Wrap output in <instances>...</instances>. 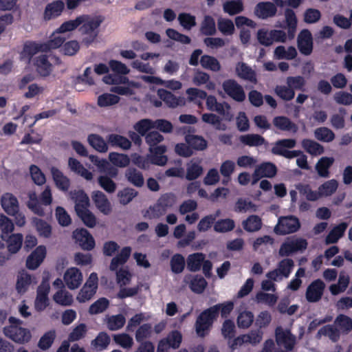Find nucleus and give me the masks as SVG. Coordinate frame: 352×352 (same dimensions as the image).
Wrapping results in <instances>:
<instances>
[{"instance_id":"obj_34","label":"nucleus","mask_w":352,"mask_h":352,"mask_svg":"<svg viewBox=\"0 0 352 352\" xmlns=\"http://www.w3.org/2000/svg\"><path fill=\"white\" fill-rule=\"evenodd\" d=\"M46 52L43 43H27L25 44L21 52V58L30 60V58L38 52Z\"/></svg>"},{"instance_id":"obj_35","label":"nucleus","mask_w":352,"mask_h":352,"mask_svg":"<svg viewBox=\"0 0 352 352\" xmlns=\"http://www.w3.org/2000/svg\"><path fill=\"white\" fill-rule=\"evenodd\" d=\"M61 32L56 29L50 36V39L43 43L45 51H50L61 48L65 41V38L61 35Z\"/></svg>"},{"instance_id":"obj_8","label":"nucleus","mask_w":352,"mask_h":352,"mask_svg":"<svg viewBox=\"0 0 352 352\" xmlns=\"http://www.w3.org/2000/svg\"><path fill=\"white\" fill-rule=\"evenodd\" d=\"M293 267L294 261L289 258H285L278 263L275 270L269 272L266 276L274 281H278L287 278Z\"/></svg>"},{"instance_id":"obj_55","label":"nucleus","mask_w":352,"mask_h":352,"mask_svg":"<svg viewBox=\"0 0 352 352\" xmlns=\"http://www.w3.org/2000/svg\"><path fill=\"white\" fill-rule=\"evenodd\" d=\"M201 120L206 124H211L217 130L225 131L227 126L225 124L221 123L220 118L216 114L211 113H206L202 114Z\"/></svg>"},{"instance_id":"obj_53","label":"nucleus","mask_w":352,"mask_h":352,"mask_svg":"<svg viewBox=\"0 0 352 352\" xmlns=\"http://www.w3.org/2000/svg\"><path fill=\"white\" fill-rule=\"evenodd\" d=\"M200 64L204 69L212 72H219L221 70L219 61L214 57L209 55H204L200 58Z\"/></svg>"},{"instance_id":"obj_51","label":"nucleus","mask_w":352,"mask_h":352,"mask_svg":"<svg viewBox=\"0 0 352 352\" xmlns=\"http://www.w3.org/2000/svg\"><path fill=\"white\" fill-rule=\"evenodd\" d=\"M110 342V336L106 332L102 331L91 341V344L96 350L102 351L108 347Z\"/></svg>"},{"instance_id":"obj_9","label":"nucleus","mask_w":352,"mask_h":352,"mask_svg":"<svg viewBox=\"0 0 352 352\" xmlns=\"http://www.w3.org/2000/svg\"><path fill=\"white\" fill-rule=\"evenodd\" d=\"M300 228L298 218L289 216L280 217L274 228V232L279 234H286L296 232Z\"/></svg>"},{"instance_id":"obj_25","label":"nucleus","mask_w":352,"mask_h":352,"mask_svg":"<svg viewBox=\"0 0 352 352\" xmlns=\"http://www.w3.org/2000/svg\"><path fill=\"white\" fill-rule=\"evenodd\" d=\"M68 166L71 171L82 177L87 181H91L94 178V174L87 169L78 160L73 157L69 158Z\"/></svg>"},{"instance_id":"obj_44","label":"nucleus","mask_w":352,"mask_h":352,"mask_svg":"<svg viewBox=\"0 0 352 352\" xmlns=\"http://www.w3.org/2000/svg\"><path fill=\"white\" fill-rule=\"evenodd\" d=\"M347 224L346 223H341L335 226L326 237V243H336L344 234Z\"/></svg>"},{"instance_id":"obj_13","label":"nucleus","mask_w":352,"mask_h":352,"mask_svg":"<svg viewBox=\"0 0 352 352\" xmlns=\"http://www.w3.org/2000/svg\"><path fill=\"white\" fill-rule=\"evenodd\" d=\"M47 249L45 245H38L32 253L27 257L25 266L30 270H36L43 262L46 257Z\"/></svg>"},{"instance_id":"obj_50","label":"nucleus","mask_w":352,"mask_h":352,"mask_svg":"<svg viewBox=\"0 0 352 352\" xmlns=\"http://www.w3.org/2000/svg\"><path fill=\"white\" fill-rule=\"evenodd\" d=\"M236 75L241 78L250 80L251 82L256 81L254 72L244 63H239L236 65Z\"/></svg>"},{"instance_id":"obj_46","label":"nucleus","mask_w":352,"mask_h":352,"mask_svg":"<svg viewBox=\"0 0 352 352\" xmlns=\"http://www.w3.org/2000/svg\"><path fill=\"white\" fill-rule=\"evenodd\" d=\"M245 230L254 232L259 230L262 227V220L257 215H250L242 223Z\"/></svg>"},{"instance_id":"obj_20","label":"nucleus","mask_w":352,"mask_h":352,"mask_svg":"<svg viewBox=\"0 0 352 352\" xmlns=\"http://www.w3.org/2000/svg\"><path fill=\"white\" fill-rule=\"evenodd\" d=\"M276 167L270 162H265L258 166L252 175V184H256L263 177H273L276 174Z\"/></svg>"},{"instance_id":"obj_5","label":"nucleus","mask_w":352,"mask_h":352,"mask_svg":"<svg viewBox=\"0 0 352 352\" xmlns=\"http://www.w3.org/2000/svg\"><path fill=\"white\" fill-rule=\"evenodd\" d=\"M218 316V307H212L204 311L198 317L195 327L197 333L199 336H204L210 328L214 320Z\"/></svg>"},{"instance_id":"obj_1","label":"nucleus","mask_w":352,"mask_h":352,"mask_svg":"<svg viewBox=\"0 0 352 352\" xmlns=\"http://www.w3.org/2000/svg\"><path fill=\"white\" fill-rule=\"evenodd\" d=\"M10 324L3 328L4 335L17 344L28 343L32 338L30 330L21 326L22 321L14 317L9 318Z\"/></svg>"},{"instance_id":"obj_11","label":"nucleus","mask_w":352,"mask_h":352,"mask_svg":"<svg viewBox=\"0 0 352 352\" xmlns=\"http://www.w3.org/2000/svg\"><path fill=\"white\" fill-rule=\"evenodd\" d=\"M307 243L300 238H291L285 241L280 248L279 254L282 256H288L297 251L307 248Z\"/></svg>"},{"instance_id":"obj_61","label":"nucleus","mask_w":352,"mask_h":352,"mask_svg":"<svg viewBox=\"0 0 352 352\" xmlns=\"http://www.w3.org/2000/svg\"><path fill=\"white\" fill-rule=\"evenodd\" d=\"M338 187V182L336 179L325 182L318 188L321 197L331 196L336 191Z\"/></svg>"},{"instance_id":"obj_19","label":"nucleus","mask_w":352,"mask_h":352,"mask_svg":"<svg viewBox=\"0 0 352 352\" xmlns=\"http://www.w3.org/2000/svg\"><path fill=\"white\" fill-rule=\"evenodd\" d=\"M325 287L322 280L318 279L313 281L307 288L306 299L309 302H316L320 300Z\"/></svg>"},{"instance_id":"obj_43","label":"nucleus","mask_w":352,"mask_h":352,"mask_svg":"<svg viewBox=\"0 0 352 352\" xmlns=\"http://www.w3.org/2000/svg\"><path fill=\"white\" fill-rule=\"evenodd\" d=\"M334 324L342 333L346 334L352 330V319L344 314H340L336 317Z\"/></svg>"},{"instance_id":"obj_42","label":"nucleus","mask_w":352,"mask_h":352,"mask_svg":"<svg viewBox=\"0 0 352 352\" xmlns=\"http://www.w3.org/2000/svg\"><path fill=\"white\" fill-rule=\"evenodd\" d=\"M243 3L242 0H228L223 3L224 12L229 15H234L243 10Z\"/></svg>"},{"instance_id":"obj_31","label":"nucleus","mask_w":352,"mask_h":352,"mask_svg":"<svg viewBox=\"0 0 352 352\" xmlns=\"http://www.w3.org/2000/svg\"><path fill=\"white\" fill-rule=\"evenodd\" d=\"M192 82L197 86L205 85L206 88L209 91H214L216 89V84L210 80L209 74L201 71L195 72L192 77Z\"/></svg>"},{"instance_id":"obj_62","label":"nucleus","mask_w":352,"mask_h":352,"mask_svg":"<svg viewBox=\"0 0 352 352\" xmlns=\"http://www.w3.org/2000/svg\"><path fill=\"white\" fill-rule=\"evenodd\" d=\"M109 160L113 165L121 168L126 167L130 162V159L126 155L116 152L109 154Z\"/></svg>"},{"instance_id":"obj_63","label":"nucleus","mask_w":352,"mask_h":352,"mask_svg":"<svg viewBox=\"0 0 352 352\" xmlns=\"http://www.w3.org/2000/svg\"><path fill=\"white\" fill-rule=\"evenodd\" d=\"M254 314L250 311H243L239 313L236 322L239 328L248 329L254 321Z\"/></svg>"},{"instance_id":"obj_39","label":"nucleus","mask_w":352,"mask_h":352,"mask_svg":"<svg viewBox=\"0 0 352 352\" xmlns=\"http://www.w3.org/2000/svg\"><path fill=\"white\" fill-rule=\"evenodd\" d=\"M32 222L40 236L49 238L52 234V226L43 219L33 218Z\"/></svg>"},{"instance_id":"obj_59","label":"nucleus","mask_w":352,"mask_h":352,"mask_svg":"<svg viewBox=\"0 0 352 352\" xmlns=\"http://www.w3.org/2000/svg\"><path fill=\"white\" fill-rule=\"evenodd\" d=\"M108 142L114 146H119L122 149L127 150L131 146V142L123 136L118 134H111L107 138Z\"/></svg>"},{"instance_id":"obj_18","label":"nucleus","mask_w":352,"mask_h":352,"mask_svg":"<svg viewBox=\"0 0 352 352\" xmlns=\"http://www.w3.org/2000/svg\"><path fill=\"white\" fill-rule=\"evenodd\" d=\"M91 199L96 208L103 214L109 215L112 212V206L106 195L102 191L94 190L91 193Z\"/></svg>"},{"instance_id":"obj_2","label":"nucleus","mask_w":352,"mask_h":352,"mask_svg":"<svg viewBox=\"0 0 352 352\" xmlns=\"http://www.w3.org/2000/svg\"><path fill=\"white\" fill-rule=\"evenodd\" d=\"M145 139L149 146L152 163L158 166L165 165L167 157L164 153L166 151V147L164 145H157L163 141L164 137L158 132L153 131L147 134Z\"/></svg>"},{"instance_id":"obj_36","label":"nucleus","mask_w":352,"mask_h":352,"mask_svg":"<svg viewBox=\"0 0 352 352\" xmlns=\"http://www.w3.org/2000/svg\"><path fill=\"white\" fill-rule=\"evenodd\" d=\"M185 140L192 150L204 151L208 147V142L201 135L189 134L186 135Z\"/></svg>"},{"instance_id":"obj_17","label":"nucleus","mask_w":352,"mask_h":352,"mask_svg":"<svg viewBox=\"0 0 352 352\" xmlns=\"http://www.w3.org/2000/svg\"><path fill=\"white\" fill-rule=\"evenodd\" d=\"M1 208L8 215L16 214L20 205L17 197L11 192L3 193L0 198Z\"/></svg>"},{"instance_id":"obj_49","label":"nucleus","mask_w":352,"mask_h":352,"mask_svg":"<svg viewBox=\"0 0 352 352\" xmlns=\"http://www.w3.org/2000/svg\"><path fill=\"white\" fill-rule=\"evenodd\" d=\"M205 99L206 100V103L208 110L217 111V113L223 115L225 118L228 120H232V116L225 115L223 104L219 103L214 96L206 95V98Z\"/></svg>"},{"instance_id":"obj_15","label":"nucleus","mask_w":352,"mask_h":352,"mask_svg":"<svg viewBox=\"0 0 352 352\" xmlns=\"http://www.w3.org/2000/svg\"><path fill=\"white\" fill-rule=\"evenodd\" d=\"M37 283L36 278L25 270H21L16 275L15 288L20 294H24L32 285Z\"/></svg>"},{"instance_id":"obj_60","label":"nucleus","mask_w":352,"mask_h":352,"mask_svg":"<svg viewBox=\"0 0 352 352\" xmlns=\"http://www.w3.org/2000/svg\"><path fill=\"white\" fill-rule=\"evenodd\" d=\"M315 138L324 142H331L335 139V133L327 127H319L314 131Z\"/></svg>"},{"instance_id":"obj_58","label":"nucleus","mask_w":352,"mask_h":352,"mask_svg":"<svg viewBox=\"0 0 352 352\" xmlns=\"http://www.w3.org/2000/svg\"><path fill=\"white\" fill-rule=\"evenodd\" d=\"M113 339L116 344L125 349H130L134 344L133 338L125 333L115 334Z\"/></svg>"},{"instance_id":"obj_47","label":"nucleus","mask_w":352,"mask_h":352,"mask_svg":"<svg viewBox=\"0 0 352 352\" xmlns=\"http://www.w3.org/2000/svg\"><path fill=\"white\" fill-rule=\"evenodd\" d=\"M334 162V158L330 157H321L316 165V169L320 177H329V168Z\"/></svg>"},{"instance_id":"obj_23","label":"nucleus","mask_w":352,"mask_h":352,"mask_svg":"<svg viewBox=\"0 0 352 352\" xmlns=\"http://www.w3.org/2000/svg\"><path fill=\"white\" fill-rule=\"evenodd\" d=\"M298 46L302 54L309 55L311 53L313 42L311 34L309 31L305 30L300 33L298 38Z\"/></svg>"},{"instance_id":"obj_64","label":"nucleus","mask_w":352,"mask_h":352,"mask_svg":"<svg viewBox=\"0 0 352 352\" xmlns=\"http://www.w3.org/2000/svg\"><path fill=\"white\" fill-rule=\"evenodd\" d=\"M84 224L89 228H94L97 224V219L95 214L88 208L76 212Z\"/></svg>"},{"instance_id":"obj_45","label":"nucleus","mask_w":352,"mask_h":352,"mask_svg":"<svg viewBox=\"0 0 352 352\" xmlns=\"http://www.w3.org/2000/svg\"><path fill=\"white\" fill-rule=\"evenodd\" d=\"M297 55V52L295 47L284 46H278L274 50V57L276 59H294Z\"/></svg>"},{"instance_id":"obj_21","label":"nucleus","mask_w":352,"mask_h":352,"mask_svg":"<svg viewBox=\"0 0 352 352\" xmlns=\"http://www.w3.org/2000/svg\"><path fill=\"white\" fill-rule=\"evenodd\" d=\"M120 79L122 85L113 87L112 91L120 95H132L136 89L141 88V84L138 82L129 81L125 77H120Z\"/></svg>"},{"instance_id":"obj_10","label":"nucleus","mask_w":352,"mask_h":352,"mask_svg":"<svg viewBox=\"0 0 352 352\" xmlns=\"http://www.w3.org/2000/svg\"><path fill=\"white\" fill-rule=\"evenodd\" d=\"M275 338L277 344L287 351L292 350L296 343V336L291 333L290 330L283 329L282 327H276Z\"/></svg>"},{"instance_id":"obj_38","label":"nucleus","mask_w":352,"mask_h":352,"mask_svg":"<svg viewBox=\"0 0 352 352\" xmlns=\"http://www.w3.org/2000/svg\"><path fill=\"white\" fill-rule=\"evenodd\" d=\"M53 300L58 305L65 307L72 305L74 302L73 295L65 289H58L53 295Z\"/></svg>"},{"instance_id":"obj_48","label":"nucleus","mask_w":352,"mask_h":352,"mask_svg":"<svg viewBox=\"0 0 352 352\" xmlns=\"http://www.w3.org/2000/svg\"><path fill=\"white\" fill-rule=\"evenodd\" d=\"M86 20L85 16H79L75 19L67 21L63 23L60 26L57 28L58 32L63 34L72 32L75 30L80 25H81Z\"/></svg>"},{"instance_id":"obj_26","label":"nucleus","mask_w":352,"mask_h":352,"mask_svg":"<svg viewBox=\"0 0 352 352\" xmlns=\"http://www.w3.org/2000/svg\"><path fill=\"white\" fill-rule=\"evenodd\" d=\"M184 281L186 284H189V287L192 292L197 294L202 293L207 286V282L204 278L198 275H186Z\"/></svg>"},{"instance_id":"obj_4","label":"nucleus","mask_w":352,"mask_h":352,"mask_svg":"<svg viewBox=\"0 0 352 352\" xmlns=\"http://www.w3.org/2000/svg\"><path fill=\"white\" fill-rule=\"evenodd\" d=\"M98 287V276L96 272L90 274L85 284L78 292L76 300L80 303L90 300L96 294Z\"/></svg>"},{"instance_id":"obj_54","label":"nucleus","mask_w":352,"mask_h":352,"mask_svg":"<svg viewBox=\"0 0 352 352\" xmlns=\"http://www.w3.org/2000/svg\"><path fill=\"white\" fill-rule=\"evenodd\" d=\"M205 259V255L202 253L190 254L187 258V266L189 270L198 271Z\"/></svg>"},{"instance_id":"obj_28","label":"nucleus","mask_w":352,"mask_h":352,"mask_svg":"<svg viewBox=\"0 0 352 352\" xmlns=\"http://www.w3.org/2000/svg\"><path fill=\"white\" fill-rule=\"evenodd\" d=\"M65 3L61 0H56L47 4L44 12V18L46 20L59 16L65 8Z\"/></svg>"},{"instance_id":"obj_14","label":"nucleus","mask_w":352,"mask_h":352,"mask_svg":"<svg viewBox=\"0 0 352 352\" xmlns=\"http://www.w3.org/2000/svg\"><path fill=\"white\" fill-rule=\"evenodd\" d=\"M222 87L224 91L233 100L243 102L245 99V94L243 87L235 80H225Z\"/></svg>"},{"instance_id":"obj_27","label":"nucleus","mask_w":352,"mask_h":352,"mask_svg":"<svg viewBox=\"0 0 352 352\" xmlns=\"http://www.w3.org/2000/svg\"><path fill=\"white\" fill-rule=\"evenodd\" d=\"M276 8L273 3L261 2L254 8V14L261 19H267L275 15Z\"/></svg>"},{"instance_id":"obj_37","label":"nucleus","mask_w":352,"mask_h":352,"mask_svg":"<svg viewBox=\"0 0 352 352\" xmlns=\"http://www.w3.org/2000/svg\"><path fill=\"white\" fill-rule=\"evenodd\" d=\"M187 98L186 102H193L199 107L202 106V101L206 98V92L204 90L190 87L186 89Z\"/></svg>"},{"instance_id":"obj_30","label":"nucleus","mask_w":352,"mask_h":352,"mask_svg":"<svg viewBox=\"0 0 352 352\" xmlns=\"http://www.w3.org/2000/svg\"><path fill=\"white\" fill-rule=\"evenodd\" d=\"M350 282L349 276L344 272L339 274L338 283L329 286V291L332 295H338L345 292Z\"/></svg>"},{"instance_id":"obj_33","label":"nucleus","mask_w":352,"mask_h":352,"mask_svg":"<svg viewBox=\"0 0 352 352\" xmlns=\"http://www.w3.org/2000/svg\"><path fill=\"white\" fill-rule=\"evenodd\" d=\"M273 124L281 131H289L292 133H296L298 131V126L285 116L275 117L273 120Z\"/></svg>"},{"instance_id":"obj_7","label":"nucleus","mask_w":352,"mask_h":352,"mask_svg":"<svg viewBox=\"0 0 352 352\" xmlns=\"http://www.w3.org/2000/svg\"><path fill=\"white\" fill-rule=\"evenodd\" d=\"M50 285L48 278H43L37 288L36 296L34 302V309L37 311H44L50 304L48 295Z\"/></svg>"},{"instance_id":"obj_41","label":"nucleus","mask_w":352,"mask_h":352,"mask_svg":"<svg viewBox=\"0 0 352 352\" xmlns=\"http://www.w3.org/2000/svg\"><path fill=\"white\" fill-rule=\"evenodd\" d=\"M302 147L311 155H320L324 151V147L317 142L305 139L301 142Z\"/></svg>"},{"instance_id":"obj_52","label":"nucleus","mask_w":352,"mask_h":352,"mask_svg":"<svg viewBox=\"0 0 352 352\" xmlns=\"http://www.w3.org/2000/svg\"><path fill=\"white\" fill-rule=\"evenodd\" d=\"M89 144L97 151L105 153L108 151V146L104 140L98 135L91 134L87 138Z\"/></svg>"},{"instance_id":"obj_32","label":"nucleus","mask_w":352,"mask_h":352,"mask_svg":"<svg viewBox=\"0 0 352 352\" xmlns=\"http://www.w3.org/2000/svg\"><path fill=\"white\" fill-rule=\"evenodd\" d=\"M104 322L110 331H117L123 327L126 319L122 314L107 315L104 318Z\"/></svg>"},{"instance_id":"obj_57","label":"nucleus","mask_w":352,"mask_h":352,"mask_svg":"<svg viewBox=\"0 0 352 352\" xmlns=\"http://www.w3.org/2000/svg\"><path fill=\"white\" fill-rule=\"evenodd\" d=\"M86 20L82 23L83 24L81 30L84 34L91 32H97L96 29L100 26L102 20L99 17L90 18L87 15H84Z\"/></svg>"},{"instance_id":"obj_3","label":"nucleus","mask_w":352,"mask_h":352,"mask_svg":"<svg viewBox=\"0 0 352 352\" xmlns=\"http://www.w3.org/2000/svg\"><path fill=\"white\" fill-rule=\"evenodd\" d=\"M14 230L12 223V229L3 230L0 234L1 239L6 243L7 251L4 252L8 255V260L11 256L19 252L22 247L23 236L21 233H12Z\"/></svg>"},{"instance_id":"obj_16","label":"nucleus","mask_w":352,"mask_h":352,"mask_svg":"<svg viewBox=\"0 0 352 352\" xmlns=\"http://www.w3.org/2000/svg\"><path fill=\"white\" fill-rule=\"evenodd\" d=\"M73 237L85 250H91L95 247L94 239L86 229H76L73 232Z\"/></svg>"},{"instance_id":"obj_12","label":"nucleus","mask_w":352,"mask_h":352,"mask_svg":"<svg viewBox=\"0 0 352 352\" xmlns=\"http://www.w3.org/2000/svg\"><path fill=\"white\" fill-rule=\"evenodd\" d=\"M82 280V273L76 267L67 268L63 274V281L67 287L71 290L78 288Z\"/></svg>"},{"instance_id":"obj_24","label":"nucleus","mask_w":352,"mask_h":352,"mask_svg":"<svg viewBox=\"0 0 352 352\" xmlns=\"http://www.w3.org/2000/svg\"><path fill=\"white\" fill-rule=\"evenodd\" d=\"M50 173L56 186L60 190L67 191L70 187L69 179L54 166L50 168Z\"/></svg>"},{"instance_id":"obj_40","label":"nucleus","mask_w":352,"mask_h":352,"mask_svg":"<svg viewBox=\"0 0 352 352\" xmlns=\"http://www.w3.org/2000/svg\"><path fill=\"white\" fill-rule=\"evenodd\" d=\"M131 252V249L129 247L123 248L120 252L114 257L110 264V270L115 271L120 265L124 264L128 260Z\"/></svg>"},{"instance_id":"obj_6","label":"nucleus","mask_w":352,"mask_h":352,"mask_svg":"<svg viewBox=\"0 0 352 352\" xmlns=\"http://www.w3.org/2000/svg\"><path fill=\"white\" fill-rule=\"evenodd\" d=\"M37 72L42 76H47L52 72L54 64L58 63L59 59L49 55H39L32 60Z\"/></svg>"},{"instance_id":"obj_56","label":"nucleus","mask_w":352,"mask_h":352,"mask_svg":"<svg viewBox=\"0 0 352 352\" xmlns=\"http://www.w3.org/2000/svg\"><path fill=\"white\" fill-rule=\"evenodd\" d=\"M28 197L29 200L27 203L28 208L36 214L43 216L45 214L44 210L38 201L36 193L35 192H30Z\"/></svg>"},{"instance_id":"obj_29","label":"nucleus","mask_w":352,"mask_h":352,"mask_svg":"<svg viewBox=\"0 0 352 352\" xmlns=\"http://www.w3.org/2000/svg\"><path fill=\"white\" fill-rule=\"evenodd\" d=\"M71 198L75 202V210L78 212L87 209L89 206V199L87 195L81 190L72 191Z\"/></svg>"},{"instance_id":"obj_22","label":"nucleus","mask_w":352,"mask_h":352,"mask_svg":"<svg viewBox=\"0 0 352 352\" xmlns=\"http://www.w3.org/2000/svg\"><path fill=\"white\" fill-rule=\"evenodd\" d=\"M157 95L169 107L175 108L186 104V99L184 98L181 96L177 97L166 89H158Z\"/></svg>"}]
</instances>
